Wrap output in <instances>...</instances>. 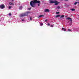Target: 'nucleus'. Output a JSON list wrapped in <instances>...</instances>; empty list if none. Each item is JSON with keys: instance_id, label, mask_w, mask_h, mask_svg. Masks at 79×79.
Listing matches in <instances>:
<instances>
[{"instance_id": "9d476101", "label": "nucleus", "mask_w": 79, "mask_h": 79, "mask_svg": "<svg viewBox=\"0 0 79 79\" xmlns=\"http://www.w3.org/2000/svg\"><path fill=\"white\" fill-rule=\"evenodd\" d=\"M62 30H64V31H66V29L64 28H62Z\"/></svg>"}, {"instance_id": "f257e3e1", "label": "nucleus", "mask_w": 79, "mask_h": 79, "mask_svg": "<svg viewBox=\"0 0 79 79\" xmlns=\"http://www.w3.org/2000/svg\"><path fill=\"white\" fill-rule=\"evenodd\" d=\"M35 3H39L40 4V1H37V0L31 1L30 4L32 7H35Z\"/></svg>"}, {"instance_id": "423d86ee", "label": "nucleus", "mask_w": 79, "mask_h": 79, "mask_svg": "<svg viewBox=\"0 0 79 79\" xmlns=\"http://www.w3.org/2000/svg\"><path fill=\"white\" fill-rule=\"evenodd\" d=\"M26 15H25V14L24 13L22 14H20V17H23L24 16H25Z\"/></svg>"}, {"instance_id": "dca6fc26", "label": "nucleus", "mask_w": 79, "mask_h": 79, "mask_svg": "<svg viewBox=\"0 0 79 79\" xmlns=\"http://www.w3.org/2000/svg\"><path fill=\"white\" fill-rule=\"evenodd\" d=\"M15 5V4L13 3H11L10 4V5Z\"/></svg>"}, {"instance_id": "2f4dec72", "label": "nucleus", "mask_w": 79, "mask_h": 79, "mask_svg": "<svg viewBox=\"0 0 79 79\" xmlns=\"http://www.w3.org/2000/svg\"><path fill=\"white\" fill-rule=\"evenodd\" d=\"M69 21L68 22L69 23Z\"/></svg>"}, {"instance_id": "6ab92c4d", "label": "nucleus", "mask_w": 79, "mask_h": 79, "mask_svg": "<svg viewBox=\"0 0 79 79\" xmlns=\"http://www.w3.org/2000/svg\"><path fill=\"white\" fill-rule=\"evenodd\" d=\"M9 16H11V13H9Z\"/></svg>"}, {"instance_id": "9b49d317", "label": "nucleus", "mask_w": 79, "mask_h": 79, "mask_svg": "<svg viewBox=\"0 0 79 79\" xmlns=\"http://www.w3.org/2000/svg\"><path fill=\"white\" fill-rule=\"evenodd\" d=\"M23 9V6H20L19 7V10H22Z\"/></svg>"}, {"instance_id": "a878e982", "label": "nucleus", "mask_w": 79, "mask_h": 79, "mask_svg": "<svg viewBox=\"0 0 79 79\" xmlns=\"http://www.w3.org/2000/svg\"><path fill=\"white\" fill-rule=\"evenodd\" d=\"M45 22H47V19L45 20Z\"/></svg>"}, {"instance_id": "c756f323", "label": "nucleus", "mask_w": 79, "mask_h": 79, "mask_svg": "<svg viewBox=\"0 0 79 79\" xmlns=\"http://www.w3.org/2000/svg\"><path fill=\"white\" fill-rule=\"evenodd\" d=\"M22 20V21H24V19H23Z\"/></svg>"}, {"instance_id": "f03ea898", "label": "nucleus", "mask_w": 79, "mask_h": 79, "mask_svg": "<svg viewBox=\"0 0 79 79\" xmlns=\"http://www.w3.org/2000/svg\"><path fill=\"white\" fill-rule=\"evenodd\" d=\"M66 19H68V20H69V19H70V23L71 24H72L73 23V21L72 20V19L71 18H69V17H68Z\"/></svg>"}, {"instance_id": "2eb2a0df", "label": "nucleus", "mask_w": 79, "mask_h": 79, "mask_svg": "<svg viewBox=\"0 0 79 79\" xmlns=\"http://www.w3.org/2000/svg\"><path fill=\"white\" fill-rule=\"evenodd\" d=\"M64 15H62L61 16L60 18H64Z\"/></svg>"}, {"instance_id": "393cba45", "label": "nucleus", "mask_w": 79, "mask_h": 79, "mask_svg": "<svg viewBox=\"0 0 79 79\" xmlns=\"http://www.w3.org/2000/svg\"><path fill=\"white\" fill-rule=\"evenodd\" d=\"M51 26L52 27H53V26L52 25H51Z\"/></svg>"}, {"instance_id": "4468645a", "label": "nucleus", "mask_w": 79, "mask_h": 79, "mask_svg": "<svg viewBox=\"0 0 79 79\" xmlns=\"http://www.w3.org/2000/svg\"><path fill=\"white\" fill-rule=\"evenodd\" d=\"M55 3V5H59V3H57V2L55 3Z\"/></svg>"}, {"instance_id": "cd10ccee", "label": "nucleus", "mask_w": 79, "mask_h": 79, "mask_svg": "<svg viewBox=\"0 0 79 79\" xmlns=\"http://www.w3.org/2000/svg\"><path fill=\"white\" fill-rule=\"evenodd\" d=\"M30 20H32V18H31V17L30 18Z\"/></svg>"}, {"instance_id": "1a4fd4ad", "label": "nucleus", "mask_w": 79, "mask_h": 79, "mask_svg": "<svg viewBox=\"0 0 79 79\" xmlns=\"http://www.w3.org/2000/svg\"><path fill=\"white\" fill-rule=\"evenodd\" d=\"M56 9H60V6H57L56 7Z\"/></svg>"}, {"instance_id": "4be33fe9", "label": "nucleus", "mask_w": 79, "mask_h": 79, "mask_svg": "<svg viewBox=\"0 0 79 79\" xmlns=\"http://www.w3.org/2000/svg\"><path fill=\"white\" fill-rule=\"evenodd\" d=\"M47 25L48 26H50V24L49 23H48L47 24Z\"/></svg>"}, {"instance_id": "5701e85b", "label": "nucleus", "mask_w": 79, "mask_h": 79, "mask_svg": "<svg viewBox=\"0 0 79 79\" xmlns=\"http://www.w3.org/2000/svg\"><path fill=\"white\" fill-rule=\"evenodd\" d=\"M68 31H71V30L69 29H68Z\"/></svg>"}, {"instance_id": "ddd939ff", "label": "nucleus", "mask_w": 79, "mask_h": 79, "mask_svg": "<svg viewBox=\"0 0 79 79\" xmlns=\"http://www.w3.org/2000/svg\"><path fill=\"white\" fill-rule=\"evenodd\" d=\"M70 10H71L73 11H74L75 10V9H71Z\"/></svg>"}, {"instance_id": "39448f33", "label": "nucleus", "mask_w": 79, "mask_h": 79, "mask_svg": "<svg viewBox=\"0 0 79 79\" xmlns=\"http://www.w3.org/2000/svg\"><path fill=\"white\" fill-rule=\"evenodd\" d=\"M29 13H31V12L27 11L26 12L24 13L25 15V16H28V14H29Z\"/></svg>"}, {"instance_id": "bb28decb", "label": "nucleus", "mask_w": 79, "mask_h": 79, "mask_svg": "<svg viewBox=\"0 0 79 79\" xmlns=\"http://www.w3.org/2000/svg\"><path fill=\"white\" fill-rule=\"evenodd\" d=\"M65 1H66V2L68 1V0H64Z\"/></svg>"}, {"instance_id": "b1692460", "label": "nucleus", "mask_w": 79, "mask_h": 79, "mask_svg": "<svg viewBox=\"0 0 79 79\" xmlns=\"http://www.w3.org/2000/svg\"><path fill=\"white\" fill-rule=\"evenodd\" d=\"M31 9V8H28V10H30Z\"/></svg>"}, {"instance_id": "7ed1b4c3", "label": "nucleus", "mask_w": 79, "mask_h": 79, "mask_svg": "<svg viewBox=\"0 0 79 79\" xmlns=\"http://www.w3.org/2000/svg\"><path fill=\"white\" fill-rule=\"evenodd\" d=\"M5 6L4 5V4L1 5L0 6V8L2 9H3V8H5Z\"/></svg>"}, {"instance_id": "412c9836", "label": "nucleus", "mask_w": 79, "mask_h": 79, "mask_svg": "<svg viewBox=\"0 0 79 79\" xmlns=\"http://www.w3.org/2000/svg\"><path fill=\"white\" fill-rule=\"evenodd\" d=\"M77 2H75L74 3V5H77Z\"/></svg>"}, {"instance_id": "6e6552de", "label": "nucleus", "mask_w": 79, "mask_h": 79, "mask_svg": "<svg viewBox=\"0 0 79 79\" xmlns=\"http://www.w3.org/2000/svg\"><path fill=\"white\" fill-rule=\"evenodd\" d=\"M43 16H44V15H41L39 16L38 18H40L41 17H43Z\"/></svg>"}, {"instance_id": "aec40b11", "label": "nucleus", "mask_w": 79, "mask_h": 79, "mask_svg": "<svg viewBox=\"0 0 79 79\" xmlns=\"http://www.w3.org/2000/svg\"><path fill=\"white\" fill-rule=\"evenodd\" d=\"M40 26H43V23H40Z\"/></svg>"}, {"instance_id": "f8f14e48", "label": "nucleus", "mask_w": 79, "mask_h": 79, "mask_svg": "<svg viewBox=\"0 0 79 79\" xmlns=\"http://www.w3.org/2000/svg\"><path fill=\"white\" fill-rule=\"evenodd\" d=\"M60 16L61 15H57L56 16V18H58V17H60Z\"/></svg>"}, {"instance_id": "a211bd4d", "label": "nucleus", "mask_w": 79, "mask_h": 79, "mask_svg": "<svg viewBox=\"0 0 79 79\" xmlns=\"http://www.w3.org/2000/svg\"><path fill=\"white\" fill-rule=\"evenodd\" d=\"M11 6H9V9H11Z\"/></svg>"}, {"instance_id": "20e7f679", "label": "nucleus", "mask_w": 79, "mask_h": 79, "mask_svg": "<svg viewBox=\"0 0 79 79\" xmlns=\"http://www.w3.org/2000/svg\"><path fill=\"white\" fill-rule=\"evenodd\" d=\"M57 2L56 1H50V3H57Z\"/></svg>"}, {"instance_id": "7c9ffc66", "label": "nucleus", "mask_w": 79, "mask_h": 79, "mask_svg": "<svg viewBox=\"0 0 79 79\" xmlns=\"http://www.w3.org/2000/svg\"><path fill=\"white\" fill-rule=\"evenodd\" d=\"M11 1H12V2H13V1H14V0H11Z\"/></svg>"}, {"instance_id": "f3484780", "label": "nucleus", "mask_w": 79, "mask_h": 79, "mask_svg": "<svg viewBox=\"0 0 79 79\" xmlns=\"http://www.w3.org/2000/svg\"><path fill=\"white\" fill-rule=\"evenodd\" d=\"M59 13H60V12H56V15H58V14H59Z\"/></svg>"}, {"instance_id": "0eeeda50", "label": "nucleus", "mask_w": 79, "mask_h": 79, "mask_svg": "<svg viewBox=\"0 0 79 79\" xmlns=\"http://www.w3.org/2000/svg\"><path fill=\"white\" fill-rule=\"evenodd\" d=\"M44 12H50V10L47 9L44 10Z\"/></svg>"}, {"instance_id": "c85d7f7f", "label": "nucleus", "mask_w": 79, "mask_h": 79, "mask_svg": "<svg viewBox=\"0 0 79 79\" xmlns=\"http://www.w3.org/2000/svg\"><path fill=\"white\" fill-rule=\"evenodd\" d=\"M38 6H40V5L39 4H38Z\"/></svg>"}, {"instance_id": "473e14b6", "label": "nucleus", "mask_w": 79, "mask_h": 79, "mask_svg": "<svg viewBox=\"0 0 79 79\" xmlns=\"http://www.w3.org/2000/svg\"><path fill=\"white\" fill-rule=\"evenodd\" d=\"M78 3H79V2H78Z\"/></svg>"}]
</instances>
